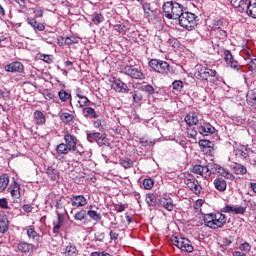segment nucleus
Returning a JSON list of instances; mask_svg holds the SVG:
<instances>
[{"label": "nucleus", "instance_id": "56", "mask_svg": "<svg viewBox=\"0 0 256 256\" xmlns=\"http://www.w3.org/2000/svg\"><path fill=\"white\" fill-rule=\"evenodd\" d=\"M134 103H139L140 101H143V94L135 91L132 95Z\"/></svg>", "mask_w": 256, "mask_h": 256}, {"label": "nucleus", "instance_id": "10", "mask_svg": "<svg viewBox=\"0 0 256 256\" xmlns=\"http://www.w3.org/2000/svg\"><path fill=\"white\" fill-rule=\"evenodd\" d=\"M197 131L200 135H203V137H209V135H213V133H215V127H213L211 123L201 119L198 124Z\"/></svg>", "mask_w": 256, "mask_h": 256}, {"label": "nucleus", "instance_id": "45", "mask_svg": "<svg viewBox=\"0 0 256 256\" xmlns=\"http://www.w3.org/2000/svg\"><path fill=\"white\" fill-rule=\"evenodd\" d=\"M88 217L92 219L93 221H101V213H98L95 210H88L87 211Z\"/></svg>", "mask_w": 256, "mask_h": 256}, {"label": "nucleus", "instance_id": "31", "mask_svg": "<svg viewBox=\"0 0 256 256\" xmlns=\"http://www.w3.org/2000/svg\"><path fill=\"white\" fill-rule=\"evenodd\" d=\"M27 235H28L29 239H32V241H36L37 243H39V240L41 239V235H39L35 231V228L33 226H29L27 228Z\"/></svg>", "mask_w": 256, "mask_h": 256}, {"label": "nucleus", "instance_id": "52", "mask_svg": "<svg viewBox=\"0 0 256 256\" xmlns=\"http://www.w3.org/2000/svg\"><path fill=\"white\" fill-rule=\"evenodd\" d=\"M172 87H173L174 91H182L183 90V81L175 80L172 83Z\"/></svg>", "mask_w": 256, "mask_h": 256}, {"label": "nucleus", "instance_id": "14", "mask_svg": "<svg viewBox=\"0 0 256 256\" xmlns=\"http://www.w3.org/2000/svg\"><path fill=\"white\" fill-rule=\"evenodd\" d=\"M244 7V12L247 13V16L256 19V0H247Z\"/></svg>", "mask_w": 256, "mask_h": 256}, {"label": "nucleus", "instance_id": "33", "mask_svg": "<svg viewBox=\"0 0 256 256\" xmlns=\"http://www.w3.org/2000/svg\"><path fill=\"white\" fill-rule=\"evenodd\" d=\"M58 97L60 101H62V103H67V101H70V105H72L71 101H73V99L71 97V93H68L67 91L62 89L58 92Z\"/></svg>", "mask_w": 256, "mask_h": 256}, {"label": "nucleus", "instance_id": "12", "mask_svg": "<svg viewBox=\"0 0 256 256\" xmlns=\"http://www.w3.org/2000/svg\"><path fill=\"white\" fill-rule=\"evenodd\" d=\"M109 81L112 83L111 87L114 91H117L118 93H127L129 91V86L121 81V79L113 76L110 77Z\"/></svg>", "mask_w": 256, "mask_h": 256}, {"label": "nucleus", "instance_id": "8", "mask_svg": "<svg viewBox=\"0 0 256 256\" xmlns=\"http://www.w3.org/2000/svg\"><path fill=\"white\" fill-rule=\"evenodd\" d=\"M123 75H128L131 79H145V74L139 68L131 65H125L122 70L120 71Z\"/></svg>", "mask_w": 256, "mask_h": 256}, {"label": "nucleus", "instance_id": "16", "mask_svg": "<svg viewBox=\"0 0 256 256\" xmlns=\"http://www.w3.org/2000/svg\"><path fill=\"white\" fill-rule=\"evenodd\" d=\"M70 203L72 207H85L87 205V198L83 195H72L70 197Z\"/></svg>", "mask_w": 256, "mask_h": 256}, {"label": "nucleus", "instance_id": "19", "mask_svg": "<svg viewBox=\"0 0 256 256\" xmlns=\"http://www.w3.org/2000/svg\"><path fill=\"white\" fill-rule=\"evenodd\" d=\"M17 251L20 253H29L30 251H33L35 248V245L28 243V242H19L16 246Z\"/></svg>", "mask_w": 256, "mask_h": 256}, {"label": "nucleus", "instance_id": "17", "mask_svg": "<svg viewBox=\"0 0 256 256\" xmlns=\"http://www.w3.org/2000/svg\"><path fill=\"white\" fill-rule=\"evenodd\" d=\"M184 121L189 127H191L192 125H199V122H201L196 112H189L185 116Z\"/></svg>", "mask_w": 256, "mask_h": 256}, {"label": "nucleus", "instance_id": "60", "mask_svg": "<svg viewBox=\"0 0 256 256\" xmlns=\"http://www.w3.org/2000/svg\"><path fill=\"white\" fill-rule=\"evenodd\" d=\"M187 133H188V137H190V139H197V130L188 129Z\"/></svg>", "mask_w": 256, "mask_h": 256}, {"label": "nucleus", "instance_id": "35", "mask_svg": "<svg viewBox=\"0 0 256 256\" xmlns=\"http://www.w3.org/2000/svg\"><path fill=\"white\" fill-rule=\"evenodd\" d=\"M7 187H9V175L2 174L0 176V193H4Z\"/></svg>", "mask_w": 256, "mask_h": 256}, {"label": "nucleus", "instance_id": "22", "mask_svg": "<svg viewBox=\"0 0 256 256\" xmlns=\"http://www.w3.org/2000/svg\"><path fill=\"white\" fill-rule=\"evenodd\" d=\"M46 173L49 179H51L55 183H59V179H60L59 170H57L56 168H53V166H49L46 170Z\"/></svg>", "mask_w": 256, "mask_h": 256}, {"label": "nucleus", "instance_id": "36", "mask_svg": "<svg viewBox=\"0 0 256 256\" xmlns=\"http://www.w3.org/2000/svg\"><path fill=\"white\" fill-rule=\"evenodd\" d=\"M76 97H78V104L80 108L83 107H89V105H91V100H89V98H87V96H83L81 94H76Z\"/></svg>", "mask_w": 256, "mask_h": 256}, {"label": "nucleus", "instance_id": "39", "mask_svg": "<svg viewBox=\"0 0 256 256\" xmlns=\"http://www.w3.org/2000/svg\"><path fill=\"white\" fill-rule=\"evenodd\" d=\"M69 152H71V149L65 143H60L56 147V153L58 155H67Z\"/></svg>", "mask_w": 256, "mask_h": 256}, {"label": "nucleus", "instance_id": "46", "mask_svg": "<svg viewBox=\"0 0 256 256\" xmlns=\"http://www.w3.org/2000/svg\"><path fill=\"white\" fill-rule=\"evenodd\" d=\"M208 167L210 169V175H217L220 165L215 164L214 162H210V163H208Z\"/></svg>", "mask_w": 256, "mask_h": 256}, {"label": "nucleus", "instance_id": "32", "mask_svg": "<svg viewBox=\"0 0 256 256\" xmlns=\"http://www.w3.org/2000/svg\"><path fill=\"white\" fill-rule=\"evenodd\" d=\"M216 174L221 175V177L229 179L230 181H233L235 179V176L231 172L221 166L218 167V172Z\"/></svg>", "mask_w": 256, "mask_h": 256}, {"label": "nucleus", "instance_id": "38", "mask_svg": "<svg viewBox=\"0 0 256 256\" xmlns=\"http://www.w3.org/2000/svg\"><path fill=\"white\" fill-rule=\"evenodd\" d=\"M60 119L65 123V125H69V123H73V119H75V116L73 114H70L68 112H63L60 114Z\"/></svg>", "mask_w": 256, "mask_h": 256}, {"label": "nucleus", "instance_id": "3", "mask_svg": "<svg viewBox=\"0 0 256 256\" xmlns=\"http://www.w3.org/2000/svg\"><path fill=\"white\" fill-rule=\"evenodd\" d=\"M227 223V216L221 213H210L204 216V224L210 229H221Z\"/></svg>", "mask_w": 256, "mask_h": 256}, {"label": "nucleus", "instance_id": "57", "mask_svg": "<svg viewBox=\"0 0 256 256\" xmlns=\"http://www.w3.org/2000/svg\"><path fill=\"white\" fill-rule=\"evenodd\" d=\"M146 203L150 206L155 205V194H148L146 196Z\"/></svg>", "mask_w": 256, "mask_h": 256}, {"label": "nucleus", "instance_id": "13", "mask_svg": "<svg viewBox=\"0 0 256 256\" xmlns=\"http://www.w3.org/2000/svg\"><path fill=\"white\" fill-rule=\"evenodd\" d=\"M224 61L232 69H236V71H241V66L239 65V62H237L233 58V54L230 52V50H224Z\"/></svg>", "mask_w": 256, "mask_h": 256}, {"label": "nucleus", "instance_id": "24", "mask_svg": "<svg viewBox=\"0 0 256 256\" xmlns=\"http://www.w3.org/2000/svg\"><path fill=\"white\" fill-rule=\"evenodd\" d=\"M34 122L36 125H45V123H47V118L41 110H36L34 112Z\"/></svg>", "mask_w": 256, "mask_h": 256}, {"label": "nucleus", "instance_id": "49", "mask_svg": "<svg viewBox=\"0 0 256 256\" xmlns=\"http://www.w3.org/2000/svg\"><path fill=\"white\" fill-rule=\"evenodd\" d=\"M239 249L241 253H249L251 252V244H249L248 242H244L240 244Z\"/></svg>", "mask_w": 256, "mask_h": 256}, {"label": "nucleus", "instance_id": "42", "mask_svg": "<svg viewBox=\"0 0 256 256\" xmlns=\"http://www.w3.org/2000/svg\"><path fill=\"white\" fill-rule=\"evenodd\" d=\"M229 25V22H227V20L221 18V19H216L214 20V27L215 29H225V27H227Z\"/></svg>", "mask_w": 256, "mask_h": 256}, {"label": "nucleus", "instance_id": "41", "mask_svg": "<svg viewBox=\"0 0 256 256\" xmlns=\"http://www.w3.org/2000/svg\"><path fill=\"white\" fill-rule=\"evenodd\" d=\"M233 169L236 175H245L247 173V167L239 163H236Z\"/></svg>", "mask_w": 256, "mask_h": 256}, {"label": "nucleus", "instance_id": "20", "mask_svg": "<svg viewBox=\"0 0 256 256\" xmlns=\"http://www.w3.org/2000/svg\"><path fill=\"white\" fill-rule=\"evenodd\" d=\"M143 11L146 19H155L157 17V10L153 9L149 3L143 4Z\"/></svg>", "mask_w": 256, "mask_h": 256}, {"label": "nucleus", "instance_id": "48", "mask_svg": "<svg viewBox=\"0 0 256 256\" xmlns=\"http://www.w3.org/2000/svg\"><path fill=\"white\" fill-rule=\"evenodd\" d=\"M120 164L122 165V167H124V169H131V167H133V160L126 158L121 160Z\"/></svg>", "mask_w": 256, "mask_h": 256}, {"label": "nucleus", "instance_id": "26", "mask_svg": "<svg viewBox=\"0 0 256 256\" xmlns=\"http://www.w3.org/2000/svg\"><path fill=\"white\" fill-rule=\"evenodd\" d=\"M82 114H83V117H85L86 119H97V117H99L97 115V112L95 111V109H93L92 107H85L83 108L82 110Z\"/></svg>", "mask_w": 256, "mask_h": 256}, {"label": "nucleus", "instance_id": "28", "mask_svg": "<svg viewBox=\"0 0 256 256\" xmlns=\"http://www.w3.org/2000/svg\"><path fill=\"white\" fill-rule=\"evenodd\" d=\"M135 89H140V91H144V93H148L149 95H154L155 94V88L153 86L147 84L143 85L141 83H137L134 85Z\"/></svg>", "mask_w": 256, "mask_h": 256}, {"label": "nucleus", "instance_id": "43", "mask_svg": "<svg viewBox=\"0 0 256 256\" xmlns=\"http://www.w3.org/2000/svg\"><path fill=\"white\" fill-rule=\"evenodd\" d=\"M75 221H83L87 219V211L85 209H81L80 211L76 212L74 215Z\"/></svg>", "mask_w": 256, "mask_h": 256}, {"label": "nucleus", "instance_id": "15", "mask_svg": "<svg viewBox=\"0 0 256 256\" xmlns=\"http://www.w3.org/2000/svg\"><path fill=\"white\" fill-rule=\"evenodd\" d=\"M10 195L16 203L21 201V185L16 181L10 186Z\"/></svg>", "mask_w": 256, "mask_h": 256}, {"label": "nucleus", "instance_id": "29", "mask_svg": "<svg viewBox=\"0 0 256 256\" xmlns=\"http://www.w3.org/2000/svg\"><path fill=\"white\" fill-rule=\"evenodd\" d=\"M231 5L235 9H238L240 13H245V5H247V0H231Z\"/></svg>", "mask_w": 256, "mask_h": 256}, {"label": "nucleus", "instance_id": "2", "mask_svg": "<svg viewBox=\"0 0 256 256\" xmlns=\"http://www.w3.org/2000/svg\"><path fill=\"white\" fill-rule=\"evenodd\" d=\"M194 76L199 81H209V83H217L219 81L217 71L207 66H197Z\"/></svg>", "mask_w": 256, "mask_h": 256}, {"label": "nucleus", "instance_id": "58", "mask_svg": "<svg viewBox=\"0 0 256 256\" xmlns=\"http://www.w3.org/2000/svg\"><path fill=\"white\" fill-rule=\"evenodd\" d=\"M40 59L44 61V63H53V58H51V55L42 54Z\"/></svg>", "mask_w": 256, "mask_h": 256}, {"label": "nucleus", "instance_id": "51", "mask_svg": "<svg viewBox=\"0 0 256 256\" xmlns=\"http://www.w3.org/2000/svg\"><path fill=\"white\" fill-rule=\"evenodd\" d=\"M153 185H155V182L151 178L144 179L143 181V187L144 189H153Z\"/></svg>", "mask_w": 256, "mask_h": 256}, {"label": "nucleus", "instance_id": "50", "mask_svg": "<svg viewBox=\"0 0 256 256\" xmlns=\"http://www.w3.org/2000/svg\"><path fill=\"white\" fill-rule=\"evenodd\" d=\"M245 211H247V207H243V206H234L233 207V213L235 215H245Z\"/></svg>", "mask_w": 256, "mask_h": 256}, {"label": "nucleus", "instance_id": "9", "mask_svg": "<svg viewBox=\"0 0 256 256\" xmlns=\"http://www.w3.org/2000/svg\"><path fill=\"white\" fill-rule=\"evenodd\" d=\"M184 183L186 187H188V189H190V191L194 193V195H201V191H203V187L201 186L197 178H195L194 176H189L185 178Z\"/></svg>", "mask_w": 256, "mask_h": 256}, {"label": "nucleus", "instance_id": "6", "mask_svg": "<svg viewBox=\"0 0 256 256\" xmlns=\"http://www.w3.org/2000/svg\"><path fill=\"white\" fill-rule=\"evenodd\" d=\"M171 241L172 244L181 251L186 253H193V245L189 239L173 236Z\"/></svg>", "mask_w": 256, "mask_h": 256}, {"label": "nucleus", "instance_id": "55", "mask_svg": "<svg viewBox=\"0 0 256 256\" xmlns=\"http://www.w3.org/2000/svg\"><path fill=\"white\" fill-rule=\"evenodd\" d=\"M248 70L252 73H256V58L250 60L248 64Z\"/></svg>", "mask_w": 256, "mask_h": 256}, {"label": "nucleus", "instance_id": "5", "mask_svg": "<svg viewBox=\"0 0 256 256\" xmlns=\"http://www.w3.org/2000/svg\"><path fill=\"white\" fill-rule=\"evenodd\" d=\"M149 67L161 75H169V73H173V69L169 63L163 60L152 59L149 62Z\"/></svg>", "mask_w": 256, "mask_h": 256}, {"label": "nucleus", "instance_id": "34", "mask_svg": "<svg viewBox=\"0 0 256 256\" xmlns=\"http://www.w3.org/2000/svg\"><path fill=\"white\" fill-rule=\"evenodd\" d=\"M79 254V252L77 251V247L75 246V244L73 243H69L66 246L64 255L65 256H77Z\"/></svg>", "mask_w": 256, "mask_h": 256}, {"label": "nucleus", "instance_id": "18", "mask_svg": "<svg viewBox=\"0 0 256 256\" xmlns=\"http://www.w3.org/2000/svg\"><path fill=\"white\" fill-rule=\"evenodd\" d=\"M24 67L21 62H12L5 66V71L8 73H21Z\"/></svg>", "mask_w": 256, "mask_h": 256}, {"label": "nucleus", "instance_id": "37", "mask_svg": "<svg viewBox=\"0 0 256 256\" xmlns=\"http://www.w3.org/2000/svg\"><path fill=\"white\" fill-rule=\"evenodd\" d=\"M64 220H65V218L63 217V215H61V213L57 212V223L55 224V222H54L53 233H59Z\"/></svg>", "mask_w": 256, "mask_h": 256}, {"label": "nucleus", "instance_id": "59", "mask_svg": "<svg viewBox=\"0 0 256 256\" xmlns=\"http://www.w3.org/2000/svg\"><path fill=\"white\" fill-rule=\"evenodd\" d=\"M0 207L1 209H9V202H7V198L0 199Z\"/></svg>", "mask_w": 256, "mask_h": 256}, {"label": "nucleus", "instance_id": "53", "mask_svg": "<svg viewBox=\"0 0 256 256\" xmlns=\"http://www.w3.org/2000/svg\"><path fill=\"white\" fill-rule=\"evenodd\" d=\"M192 173H195L196 175H201V177H203V166L201 165L193 166Z\"/></svg>", "mask_w": 256, "mask_h": 256}, {"label": "nucleus", "instance_id": "62", "mask_svg": "<svg viewBox=\"0 0 256 256\" xmlns=\"http://www.w3.org/2000/svg\"><path fill=\"white\" fill-rule=\"evenodd\" d=\"M23 211H25V213H31V211H33V206L29 205V204H24L22 206Z\"/></svg>", "mask_w": 256, "mask_h": 256}, {"label": "nucleus", "instance_id": "7", "mask_svg": "<svg viewBox=\"0 0 256 256\" xmlns=\"http://www.w3.org/2000/svg\"><path fill=\"white\" fill-rule=\"evenodd\" d=\"M64 141H65V144L69 147L70 151H72L76 155H83V153H85L83 148L79 149L77 147L78 140H77V137H75V135L66 133L64 135Z\"/></svg>", "mask_w": 256, "mask_h": 256}, {"label": "nucleus", "instance_id": "11", "mask_svg": "<svg viewBox=\"0 0 256 256\" xmlns=\"http://www.w3.org/2000/svg\"><path fill=\"white\" fill-rule=\"evenodd\" d=\"M87 141L89 143H97L99 147H103L107 143V138L99 132H87Z\"/></svg>", "mask_w": 256, "mask_h": 256}, {"label": "nucleus", "instance_id": "27", "mask_svg": "<svg viewBox=\"0 0 256 256\" xmlns=\"http://www.w3.org/2000/svg\"><path fill=\"white\" fill-rule=\"evenodd\" d=\"M160 205L166 209V211H173L175 209V204H173V199L171 198H162L160 200Z\"/></svg>", "mask_w": 256, "mask_h": 256}, {"label": "nucleus", "instance_id": "30", "mask_svg": "<svg viewBox=\"0 0 256 256\" xmlns=\"http://www.w3.org/2000/svg\"><path fill=\"white\" fill-rule=\"evenodd\" d=\"M9 231V219L7 216L0 217V233H7Z\"/></svg>", "mask_w": 256, "mask_h": 256}, {"label": "nucleus", "instance_id": "23", "mask_svg": "<svg viewBox=\"0 0 256 256\" xmlns=\"http://www.w3.org/2000/svg\"><path fill=\"white\" fill-rule=\"evenodd\" d=\"M214 187L217 189V191H220V193H223L227 191V181L225 179L218 177L214 179Z\"/></svg>", "mask_w": 256, "mask_h": 256}, {"label": "nucleus", "instance_id": "4", "mask_svg": "<svg viewBox=\"0 0 256 256\" xmlns=\"http://www.w3.org/2000/svg\"><path fill=\"white\" fill-rule=\"evenodd\" d=\"M197 18L198 17L195 15V13L188 12L187 8H184V11H182V14L178 18L179 25L184 29H193Z\"/></svg>", "mask_w": 256, "mask_h": 256}, {"label": "nucleus", "instance_id": "40", "mask_svg": "<svg viewBox=\"0 0 256 256\" xmlns=\"http://www.w3.org/2000/svg\"><path fill=\"white\" fill-rule=\"evenodd\" d=\"M91 20L94 25H100V23H103V21H105V17H103V14L95 12L92 14Z\"/></svg>", "mask_w": 256, "mask_h": 256}, {"label": "nucleus", "instance_id": "1", "mask_svg": "<svg viewBox=\"0 0 256 256\" xmlns=\"http://www.w3.org/2000/svg\"><path fill=\"white\" fill-rule=\"evenodd\" d=\"M162 9L163 15L166 19H179L185 9V6L175 0H171L165 2Z\"/></svg>", "mask_w": 256, "mask_h": 256}, {"label": "nucleus", "instance_id": "64", "mask_svg": "<svg viewBox=\"0 0 256 256\" xmlns=\"http://www.w3.org/2000/svg\"><path fill=\"white\" fill-rule=\"evenodd\" d=\"M34 13H35L36 17H43V9L42 8H37L36 10H34Z\"/></svg>", "mask_w": 256, "mask_h": 256}, {"label": "nucleus", "instance_id": "54", "mask_svg": "<svg viewBox=\"0 0 256 256\" xmlns=\"http://www.w3.org/2000/svg\"><path fill=\"white\" fill-rule=\"evenodd\" d=\"M202 177H211V170L209 168V164L206 166H202Z\"/></svg>", "mask_w": 256, "mask_h": 256}, {"label": "nucleus", "instance_id": "47", "mask_svg": "<svg viewBox=\"0 0 256 256\" xmlns=\"http://www.w3.org/2000/svg\"><path fill=\"white\" fill-rule=\"evenodd\" d=\"M238 151H239L241 157H243L244 159H247V157H249V153H251V148L242 146L241 149Z\"/></svg>", "mask_w": 256, "mask_h": 256}, {"label": "nucleus", "instance_id": "21", "mask_svg": "<svg viewBox=\"0 0 256 256\" xmlns=\"http://www.w3.org/2000/svg\"><path fill=\"white\" fill-rule=\"evenodd\" d=\"M199 147L202 149L204 153H211L212 151H215L213 148V142L209 140L202 139L198 142Z\"/></svg>", "mask_w": 256, "mask_h": 256}, {"label": "nucleus", "instance_id": "44", "mask_svg": "<svg viewBox=\"0 0 256 256\" xmlns=\"http://www.w3.org/2000/svg\"><path fill=\"white\" fill-rule=\"evenodd\" d=\"M62 41H64L65 45H76V43H79V38L75 36H70L62 38Z\"/></svg>", "mask_w": 256, "mask_h": 256}, {"label": "nucleus", "instance_id": "63", "mask_svg": "<svg viewBox=\"0 0 256 256\" xmlns=\"http://www.w3.org/2000/svg\"><path fill=\"white\" fill-rule=\"evenodd\" d=\"M233 207L231 205H226L224 208H222L223 213H233Z\"/></svg>", "mask_w": 256, "mask_h": 256}, {"label": "nucleus", "instance_id": "25", "mask_svg": "<svg viewBox=\"0 0 256 256\" xmlns=\"http://www.w3.org/2000/svg\"><path fill=\"white\" fill-rule=\"evenodd\" d=\"M28 25L34 29V31H43L45 29V24L41 22H37L35 18H27Z\"/></svg>", "mask_w": 256, "mask_h": 256}, {"label": "nucleus", "instance_id": "61", "mask_svg": "<svg viewBox=\"0 0 256 256\" xmlns=\"http://www.w3.org/2000/svg\"><path fill=\"white\" fill-rule=\"evenodd\" d=\"M110 239L111 241H117L119 239V233L114 232L113 230H110Z\"/></svg>", "mask_w": 256, "mask_h": 256}]
</instances>
